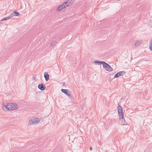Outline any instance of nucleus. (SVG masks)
Segmentation results:
<instances>
[{
	"label": "nucleus",
	"instance_id": "nucleus-1",
	"mask_svg": "<svg viewBox=\"0 0 152 152\" xmlns=\"http://www.w3.org/2000/svg\"><path fill=\"white\" fill-rule=\"evenodd\" d=\"M117 109L118 113L119 116H121V117H122V118L124 117L122 107L120 105L118 104L117 107Z\"/></svg>",
	"mask_w": 152,
	"mask_h": 152
},
{
	"label": "nucleus",
	"instance_id": "nucleus-2",
	"mask_svg": "<svg viewBox=\"0 0 152 152\" xmlns=\"http://www.w3.org/2000/svg\"><path fill=\"white\" fill-rule=\"evenodd\" d=\"M103 67L105 70L111 72L113 70L112 68L108 64L105 62H104L103 64Z\"/></svg>",
	"mask_w": 152,
	"mask_h": 152
},
{
	"label": "nucleus",
	"instance_id": "nucleus-3",
	"mask_svg": "<svg viewBox=\"0 0 152 152\" xmlns=\"http://www.w3.org/2000/svg\"><path fill=\"white\" fill-rule=\"evenodd\" d=\"M39 121V119L38 118H31L29 120L28 124L30 125H32L34 124H38Z\"/></svg>",
	"mask_w": 152,
	"mask_h": 152
},
{
	"label": "nucleus",
	"instance_id": "nucleus-4",
	"mask_svg": "<svg viewBox=\"0 0 152 152\" xmlns=\"http://www.w3.org/2000/svg\"><path fill=\"white\" fill-rule=\"evenodd\" d=\"M10 110H15L18 108V106L16 104L14 103H10Z\"/></svg>",
	"mask_w": 152,
	"mask_h": 152
},
{
	"label": "nucleus",
	"instance_id": "nucleus-5",
	"mask_svg": "<svg viewBox=\"0 0 152 152\" xmlns=\"http://www.w3.org/2000/svg\"><path fill=\"white\" fill-rule=\"evenodd\" d=\"M126 72L124 71H120L117 73L114 76V78H117L120 76H122L125 74Z\"/></svg>",
	"mask_w": 152,
	"mask_h": 152
},
{
	"label": "nucleus",
	"instance_id": "nucleus-6",
	"mask_svg": "<svg viewBox=\"0 0 152 152\" xmlns=\"http://www.w3.org/2000/svg\"><path fill=\"white\" fill-rule=\"evenodd\" d=\"M67 7V6L64 4V3L61 4L58 6L57 8V10L61 11L64 8H65Z\"/></svg>",
	"mask_w": 152,
	"mask_h": 152
},
{
	"label": "nucleus",
	"instance_id": "nucleus-7",
	"mask_svg": "<svg viewBox=\"0 0 152 152\" xmlns=\"http://www.w3.org/2000/svg\"><path fill=\"white\" fill-rule=\"evenodd\" d=\"M38 88L41 91H43L45 90L46 87L45 84L43 83L39 84L38 86Z\"/></svg>",
	"mask_w": 152,
	"mask_h": 152
},
{
	"label": "nucleus",
	"instance_id": "nucleus-8",
	"mask_svg": "<svg viewBox=\"0 0 152 152\" xmlns=\"http://www.w3.org/2000/svg\"><path fill=\"white\" fill-rule=\"evenodd\" d=\"M73 2V0H68L66 1H65L64 3V4H65V5L67 6V7L71 5Z\"/></svg>",
	"mask_w": 152,
	"mask_h": 152
},
{
	"label": "nucleus",
	"instance_id": "nucleus-9",
	"mask_svg": "<svg viewBox=\"0 0 152 152\" xmlns=\"http://www.w3.org/2000/svg\"><path fill=\"white\" fill-rule=\"evenodd\" d=\"M10 15L12 17L14 16H18L19 15V13L18 12L14 11Z\"/></svg>",
	"mask_w": 152,
	"mask_h": 152
},
{
	"label": "nucleus",
	"instance_id": "nucleus-10",
	"mask_svg": "<svg viewBox=\"0 0 152 152\" xmlns=\"http://www.w3.org/2000/svg\"><path fill=\"white\" fill-rule=\"evenodd\" d=\"M49 75L47 72H45L44 74V77L46 81H48L49 79Z\"/></svg>",
	"mask_w": 152,
	"mask_h": 152
},
{
	"label": "nucleus",
	"instance_id": "nucleus-11",
	"mask_svg": "<svg viewBox=\"0 0 152 152\" xmlns=\"http://www.w3.org/2000/svg\"><path fill=\"white\" fill-rule=\"evenodd\" d=\"M104 61H94V63L98 65H101L102 64L103 65L104 63Z\"/></svg>",
	"mask_w": 152,
	"mask_h": 152
},
{
	"label": "nucleus",
	"instance_id": "nucleus-12",
	"mask_svg": "<svg viewBox=\"0 0 152 152\" xmlns=\"http://www.w3.org/2000/svg\"><path fill=\"white\" fill-rule=\"evenodd\" d=\"M120 119L124 125H126L127 124V122L125 121L124 117L122 118V117H121V116H120Z\"/></svg>",
	"mask_w": 152,
	"mask_h": 152
},
{
	"label": "nucleus",
	"instance_id": "nucleus-13",
	"mask_svg": "<svg viewBox=\"0 0 152 152\" xmlns=\"http://www.w3.org/2000/svg\"><path fill=\"white\" fill-rule=\"evenodd\" d=\"M12 18V16L11 15H10L9 16L3 18L1 20V21H3L4 20H8L11 19Z\"/></svg>",
	"mask_w": 152,
	"mask_h": 152
},
{
	"label": "nucleus",
	"instance_id": "nucleus-14",
	"mask_svg": "<svg viewBox=\"0 0 152 152\" xmlns=\"http://www.w3.org/2000/svg\"><path fill=\"white\" fill-rule=\"evenodd\" d=\"M61 92L64 93L65 95L68 94V91L67 89H61Z\"/></svg>",
	"mask_w": 152,
	"mask_h": 152
},
{
	"label": "nucleus",
	"instance_id": "nucleus-15",
	"mask_svg": "<svg viewBox=\"0 0 152 152\" xmlns=\"http://www.w3.org/2000/svg\"><path fill=\"white\" fill-rule=\"evenodd\" d=\"M10 107V104L9 103L8 104H7L6 105L4 106L3 107L4 109L5 108L7 110H10V107Z\"/></svg>",
	"mask_w": 152,
	"mask_h": 152
},
{
	"label": "nucleus",
	"instance_id": "nucleus-16",
	"mask_svg": "<svg viewBox=\"0 0 152 152\" xmlns=\"http://www.w3.org/2000/svg\"><path fill=\"white\" fill-rule=\"evenodd\" d=\"M149 48L152 51V40L149 43Z\"/></svg>",
	"mask_w": 152,
	"mask_h": 152
},
{
	"label": "nucleus",
	"instance_id": "nucleus-17",
	"mask_svg": "<svg viewBox=\"0 0 152 152\" xmlns=\"http://www.w3.org/2000/svg\"><path fill=\"white\" fill-rule=\"evenodd\" d=\"M51 43V46L53 47L56 44L57 42L56 41H52Z\"/></svg>",
	"mask_w": 152,
	"mask_h": 152
},
{
	"label": "nucleus",
	"instance_id": "nucleus-18",
	"mask_svg": "<svg viewBox=\"0 0 152 152\" xmlns=\"http://www.w3.org/2000/svg\"><path fill=\"white\" fill-rule=\"evenodd\" d=\"M140 45V41H137L135 43V46L136 47H138Z\"/></svg>",
	"mask_w": 152,
	"mask_h": 152
},
{
	"label": "nucleus",
	"instance_id": "nucleus-19",
	"mask_svg": "<svg viewBox=\"0 0 152 152\" xmlns=\"http://www.w3.org/2000/svg\"><path fill=\"white\" fill-rule=\"evenodd\" d=\"M66 95L70 99L72 98V96L71 95L70 93H68Z\"/></svg>",
	"mask_w": 152,
	"mask_h": 152
},
{
	"label": "nucleus",
	"instance_id": "nucleus-20",
	"mask_svg": "<svg viewBox=\"0 0 152 152\" xmlns=\"http://www.w3.org/2000/svg\"><path fill=\"white\" fill-rule=\"evenodd\" d=\"M89 149H90V150L91 151L92 149V147H90L89 148Z\"/></svg>",
	"mask_w": 152,
	"mask_h": 152
},
{
	"label": "nucleus",
	"instance_id": "nucleus-21",
	"mask_svg": "<svg viewBox=\"0 0 152 152\" xmlns=\"http://www.w3.org/2000/svg\"><path fill=\"white\" fill-rule=\"evenodd\" d=\"M35 77H35V76H34V77H33V78L35 80Z\"/></svg>",
	"mask_w": 152,
	"mask_h": 152
},
{
	"label": "nucleus",
	"instance_id": "nucleus-22",
	"mask_svg": "<svg viewBox=\"0 0 152 152\" xmlns=\"http://www.w3.org/2000/svg\"><path fill=\"white\" fill-rule=\"evenodd\" d=\"M87 119H88V118H87L86 119V121H87Z\"/></svg>",
	"mask_w": 152,
	"mask_h": 152
},
{
	"label": "nucleus",
	"instance_id": "nucleus-23",
	"mask_svg": "<svg viewBox=\"0 0 152 152\" xmlns=\"http://www.w3.org/2000/svg\"><path fill=\"white\" fill-rule=\"evenodd\" d=\"M87 119H88V118H87L86 119V121H87Z\"/></svg>",
	"mask_w": 152,
	"mask_h": 152
}]
</instances>
